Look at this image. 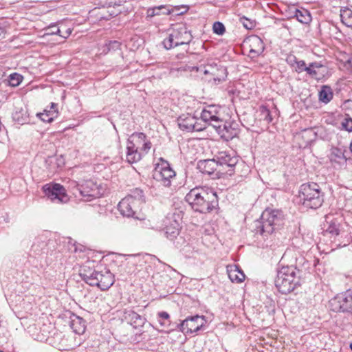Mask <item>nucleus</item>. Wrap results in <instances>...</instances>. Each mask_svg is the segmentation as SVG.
I'll list each match as a JSON object with an SVG mask.
<instances>
[{"instance_id": "nucleus-16", "label": "nucleus", "mask_w": 352, "mask_h": 352, "mask_svg": "<svg viewBox=\"0 0 352 352\" xmlns=\"http://www.w3.org/2000/svg\"><path fill=\"white\" fill-rule=\"evenodd\" d=\"M197 168L203 174L217 176L218 173H215V172L217 170L218 164L215 158L199 161Z\"/></svg>"}, {"instance_id": "nucleus-8", "label": "nucleus", "mask_w": 352, "mask_h": 352, "mask_svg": "<svg viewBox=\"0 0 352 352\" xmlns=\"http://www.w3.org/2000/svg\"><path fill=\"white\" fill-rule=\"evenodd\" d=\"M43 190L45 196L54 203H67L69 199L65 188L60 184H47L43 186Z\"/></svg>"}, {"instance_id": "nucleus-38", "label": "nucleus", "mask_w": 352, "mask_h": 352, "mask_svg": "<svg viewBox=\"0 0 352 352\" xmlns=\"http://www.w3.org/2000/svg\"><path fill=\"white\" fill-rule=\"evenodd\" d=\"M294 68L297 73H301L302 72H306L307 66L304 60H298Z\"/></svg>"}, {"instance_id": "nucleus-40", "label": "nucleus", "mask_w": 352, "mask_h": 352, "mask_svg": "<svg viewBox=\"0 0 352 352\" xmlns=\"http://www.w3.org/2000/svg\"><path fill=\"white\" fill-rule=\"evenodd\" d=\"M205 123H207L211 126H212L214 128L216 129V131H217V129H220L221 128L224 122L221 118L220 116H218V120H208L205 122Z\"/></svg>"}, {"instance_id": "nucleus-25", "label": "nucleus", "mask_w": 352, "mask_h": 352, "mask_svg": "<svg viewBox=\"0 0 352 352\" xmlns=\"http://www.w3.org/2000/svg\"><path fill=\"white\" fill-rule=\"evenodd\" d=\"M323 66L320 63L313 62L309 63V65L307 66L306 73L311 78L320 80L322 78L323 74H320L319 71L318 72L317 69L319 70Z\"/></svg>"}, {"instance_id": "nucleus-33", "label": "nucleus", "mask_w": 352, "mask_h": 352, "mask_svg": "<svg viewBox=\"0 0 352 352\" xmlns=\"http://www.w3.org/2000/svg\"><path fill=\"white\" fill-rule=\"evenodd\" d=\"M23 78L21 74L18 73H13L8 76V79L4 80V83L6 85H10L11 87H16L22 82Z\"/></svg>"}, {"instance_id": "nucleus-28", "label": "nucleus", "mask_w": 352, "mask_h": 352, "mask_svg": "<svg viewBox=\"0 0 352 352\" xmlns=\"http://www.w3.org/2000/svg\"><path fill=\"white\" fill-rule=\"evenodd\" d=\"M330 160L339 164H344L346 162V158L344 155L342 149L338 148H333L330 155Z\"/></svg>"}, {"instance_id": "nucleus-56", "label": "nucleus", "mask_w": 352, "mask_h": 352, "mask_svg": "<svg viewBox=\"0 0 352 352\" xmlns=\"http://www.w3.org/2000/svg\"><path fill=\"white\" fill-rule=\"evenodd\" d=\"M350 150H351V153H352V141H351V144H350Z\"/></svg>"}, {"instance_id": "nucleus-49", "label": "nucleus", "mask_w": 352, "mask_h": 352, "mask_svg": "<svg viewBox=\"0 0 352 352\" xmlns=\"http://www.w3.org/2000/svg\"><path fill=\"white\" fill-rule=\"evenodd\" d=\"M54 109H57V104L54 103V102H52L51 103V106H50V109H47V111H53Z\"/></svg>"}, {"instance_id": "nucleus-50", "label": "nucleus", "mask_w": 352, "mask_h": 352, "mask_svg": "<svg viewBox=\"0 0 352 352\" xmlns=\"http://www.w3.org/2000/svg\"><path fill=\"white\" fill-rule=\"evenodd\" d=\"M188 65H186L184 67H181L178 69V70L184 71V72H187V71L190 72V69H188Z\"/></svg>"}, {"instance_id": "nucleus-32", "label": "nucleus", "mask_w": 352, "mask_h": 352, "mask_svg": "<svg viewBox=\"0 0 352 352\" xmlns=\"http://www.w3.org/2000/svg\"><path fill=\"white\" fill-rule=\"evenodd\" d=\"M235 270L229 272V278L232 282L241 283L245 280V274L243 271L237 266H235Z\"/></svg>"}, {"instance_id": "nucleus-29", "label": "nucleus", "mask_w": 352, "mask_h": 352, "mask_svg": "<svg viewBox=\"0 0 352 352\" xmlns=\"http://www.w3.org/2000/svg\"><path fill=\"white\" fill-rule=\"evenodd\" d=\"M178 35L177 32H175V30L168 36L163 41V45L166 50H170L175 47L178 46Z\"/></svg>"}, {"instance_id": "nucleus-44", "label": "nucleus", "mask_w": 352, "mask_h": 352, "mask_svg": "<svg viewBox=\"0 0 352 352\" xmlns=\"http://www.w3.org/2000/svg\"><path fill=\"white\" fill-rule=\"evenodd\" d=\"M47 34H59L60 30L56 25H52L47 29Z\"/></svg>"}, {"instance_id": "nucleus-4", "label": "nucleus", "mask_w": 352, "mask_h": 352, "mask_svg": "<svg viewBox=\"0 0 352 352\" xmlns=\"http://www.w3.org/2000/svg\"><path fill=\"white\" fill-rule=\"evenodd\" d=\"M298 199L305 207L317 209L322 205L324 193L317 183H305L300 186Z\"/></svg>"}, {"instance_id": "nucleus-36", "label": "nucleus", "mask_w": 352, "mask_h": 352, "mask_svg": "<svg viewBox=\"0 0 352 352\" xmlns=\"http://www.w3.org/2000/svg\"><path fill=\"white\" fill-rule=\"evenodd\" d=\"M213 32L218 35H223L226 32L224 25L219 21L214 22L212 26Z\"/></svg>"}, {"instance_id": "nucleus-58", "label": "nucleus", "mask_w": 352, "mask_h": 352, "mask_svg": "<svg viewBox=\"0 0 352 352\" xmlns=\"http://www.w3.org/2000/svg\"><path fill=\"white\" fill-rule=\"evenodd\" d=\"M158 12H160V14H163V10H158Z\"/></svg>"}, {"instance_id": "nucleus-15", "label": "nucleus", "mask_w": 352, "mask_h": 352, "mask_svg": "<svg viewBox=\"0 0 352 352\" xmlns=\"http://www.w3.org/2000/svg\"><path fill=\"white\" fill-rule=\"evenodd\" d=\"M79 192L82 197L87 198L85 201H89V198H95L98 196L97 185L91 180L85 181L80 186Z\"/></svg>"}, {"instance_id": "nucleus-6", "label": "nucleus", "mask_w": 352, "mask_h": 352, "mask_svg": "<svg viewBox=\"0 0 352 352\" xmlns=\"http://www.w3.org/2000/svg\"><path fill=\"white\" fill-rule=\"evenodd\" d=\"M331 311L352 314V289L336 295L329 302Z\"/></svg>"}, {"instance_id": "nucleus-20", "label": "nucleus", "mask_w": 352, "mask_h": 352, "mask_svg": "<svg viewBox=\"0 0 352 352\" xmlns=\"http://www.w3.org/2000/svg\"><path fill=\"white\" fill-rule=\"evenodd\" d=\"M221 107L217 105H208L201 113V118L205 122L208 120H217L220 116Z\"/></svg>"}, {"instance_id": "nucleus-43", "label": "nucleus", "mask_w": 352, "mask_h": 352, "mask_svg": "<svg viewBox=\"0 0 352 352\" xmlns=\"http://www.w3.org/2000/svg\"><path fill=\"white\" fill-rule=\"evenodd\" d=\"M297 60V58L294 54H290L287 56L286 62L292 67L296 65Z\"/></svg>"}, {"instance_id": "nucleus-59", "label": "nucleus", "mask_w": 352, "mask_h": 352, "mask_svg": "<svg viewBox=\"0 0 352 352\" xmlns=\"http://www.w3.org/2000/svg\"><path fill=\"white\" fill-rule=\"evenodd\" d=\"M349 347H350V349L352 351V342L350 344Z\"/></svg>"}, {"instance_id": "nucleus-55", "label": "nucleus", "mask_w": 352, "mask_h": 352, "mask_svg": "<svg viewBox=\"0 0 352 352\" xmlns=\"http://www.w3.org/2000/svg\"><path fill=\"white\" fill-rule=\"evenodd\" d=\"M119 4L125 2V0H118Z\"/></svg>"}, {"instance_id": "nucleus-53", "label": "nucleus", "mask_w": 352, "mask_h": 352, "mask_svg": "<svg viewBox=\"0 0 352 352\" xmlns=\"http://www.w3.org/2000/svg\"><path fill=\"white\" fill-rule=\"evenodd\" d=\"M163 319H160L158 318V322L160 324L161 326H165L166 325V323L164 322H163L162 320Z\"/></svg>"}, {"instance_id": "nucleus-46", "label": "nucleus", "mask_w": 352, "mask_h": 352, "mask_svg": "<svg viewBox=\"0 0 352 352\" xmlns=\"http://www.w3.org/2000/svg\"><path fill=\"white\" fill-rule=\"evenodd\" d=\"M158 318L163 320H168L170 318L169 314L166 311H160L157 314Z\"/></svg>"}, {"instance_id": "nucleus-17", "label": "nucleus", "mask_w": 352, "mask_h": 352, "mask_svg": "<svg viewBox=\"0 0 352 352\" xmlns=\"http://www.w3.org/2000/svg\"><path fill=\"white\" fill-rule=\"evenodd\" d=\"M124 318L135 329L142 327L146 321L144 317L132 310L124 311Z\"/></svg>"}, {"instance_id": "nucleus-27", "label": "nucleus", "mask_w": 352, "mask_h": 352, "mask_svg": "<svg viewBox=\"0 0 352 352\" xmlns=\"http://www.w3.org/2000/svg\"><path fill=\"white\" fill-rule=\"evenodd\" d=\"M294 17L302 24H308L311 21V16L309 12L306 9H296Z\"/></svg>"}, {"instance_id": "nucleus-47", "label": "nucleus", "mask_w": 352, "mask_h": 352, "mask_svg": "<svg viewBox=\"0 0 352 352\" xmlns=\"http://www.w3.org/2000/svg\"><path fill=\"white\" fill-rule=\"evenodd\" d=\"M120 45V42L117 41H110L109 43V49H117V48H119Z\"/></svg>"}, {"instance_id": "nucleus-31", "label": "nucleus", "mask_w": 352, "mask_h": 352, "mask_svg": "<svg viewBox=\"0 0 352 352\" xmlns=\"http://www.w3.org/2000/svg\"><path fill=\"white\" fill-rule=\"evenodd\" d=\"M126 197H131V201L135 203L137 205L145 202L144 192L140 188L133 189L131 190V194L127 195Z\"/></svg>"}, {"instance_id": "nucleus-7", "label": "nucleus", "mask_w": 352, "mask_h": 352, "mask_svg": "<svg viewBox=\"0 0 352 352\" xmlns=\"http://www.w3.org/2000/svg\"><path fill=\"white\" fill-rule=\"evenodd\" d=\"M144 138V133H133L128 138L126 159L129 164L136 163L142 159V153L139 149Z\"/></svg>"}, {"instance_id": "nucleus-30", "label": "nucleus", "mask_w": 352, "mask_h": 352, "mask_svg": "<svg viewBox=\"0 0 352 352\" xmlns=\"http://www.w3.org/2000/svg\"><path fill=\"white\" fill-rule=\"evenodd\" d=\"M58 111L56 109H54L53 111H47V109L44 110L43 113H37V116L45 122L50 123L58 117Z\"/></svg>"}, {"instance_id": "nucleus-45", "label": "nucleus", "mask_w": 352, "mask_h": 352, "mask_svg": "<svg viewBox=\"0 0 352 352\" xmlns=\"http://www.w3.org/2000/svg\"><path fill=\"white\" fill-rule=\"evenodd\" d=\"M205 127L206 126H203L201 124L198 123V119L196 118L192 131H201L204 130Z\"/></svg>"}, {"instance_id": "nucleus-11", "label": "nucleus", "mask_w": 352, "mask_h": 352, "mask_svg": "<svg viewBox=\"0 0 352 352\" xmlns=\"http://www.w3.org/2000/svg\"><path fill=\"white\" fill-rule=\"evenodd\" d=\"M239 131V125L236 122L228 120L224 122L220 129H217V133L223 140L228 142L236 137Z\"/></svg>"}, {"instance_id": "nucleus-22", "label": "nucleus", "mask_w": 352, "mask_h": 352, "mask_svg": "<svg viewBox=\"0 0 352 352\" xmlns=\"http://www.w3.org/2000/svg\"><path fill=\"white\" fill-rule=\"evenodd\" d=\"M196 117L189 114L182 115L178 118V126L182 130L192 131Z\"/></svg>"}, {"instance_id": "nucleus-19", "label": "nucleus", "mask_w": 352, "mask_h": 352, "mask_svg": "<svg viewBox=\"0 0 352 352\" xmlns=\"http://www.w3.org/2000/svg\"><path fill=\"white\" fill-rule=\"evenodd\" d=\"M98 271L85 265L82 267L80 276L86 283L91 286H95L97 283L96 280L98 278Z\"/></svg>"}, {"instance_id": "nucleus-5", "label": "nucleus", "mask_w": 352, "mask_h": 352, "mask_svg": "<svg viewBox=\"0 0 352 352\" xmlns=\"http://www.w3.org/2000/svg\"><path fill=\"white\" fill-rule=\"evenodd\" d=\"M160 162L157 163L153 172V178L162 186L170 187L172 181L176 177V173L170 166L168 162L160 158Z\"/></svg>"}, {"instance_id": "nucleus-34", "label": "nucleus", "mask_w": 352, "mask_h": 352, "mask_svg": "<svg viewBox=\"0 0 352 352\" xmlns=\"http://www.w3.org/2000/svg\"><path fill=\"white\" fill-rule=\"evenodd\" d=\"M327 223L328 226L325 231L333 236H338L340 234V223L338 219H333L329 222L327 221Z\"/></svg>"}, {"instance_id": "nucleus-39", "label": "nucleus", "mask_w": 352, "mask_h": 352, "mask_svg": "<svg viewBox=\"0 0 352 352\" xmlns=\"http://www.w3.org/2000/svg\"><path fill=\"white\" fill-rule=\"evenodd\" d=\"M243 27L247 30H252L255 27V22L243 16L240 19Z\"/></svg>"}, {"instance_id": "nucleus-42", "label": "nucleus", "mask_w": 352, "mask_h": 352, "mask_svg": "<svg viewBox=\"0 0 352 352\" xmlns=\"http://www.w3.org/2000/svg\"><path fill=\"white\" fill-rule=\"evenodd\" d=\"M262 114L263 115V119L268 122H271L272 121V117L271 116L270 110L266 107L262 108Z\"/></svg>"}, {"instance_id": "nucleus-18", "label": "nucleus", "mask_w": 352, "mask_h": 352, "mask_svg": "<svg viewBox=\"0 0 352 352\" xmlns=\"http://www.w3.org/2000/svg\"><path fill=\"white\" fill-rule=\"evenodd\" d=\"M131 197H124L118 204V210L120 213L125 217H131L135 214L134 209L137 204L131 201Z\"/></svg>"}, {"instance_id": "nucleus-2", "label": "nucleus", "mask_w": 352, "mask_h": 352, "mask_svg": "<svg viewBox=\"0 0 352 352\" xmlns=\"http://www.w3.org/2000/svg\"><path fill=\"white\" fill-rule=\"evenodd\" d=\"M302 271L296 266H284L277 272L275 285L279 292L287 294L300 285Z\"/></svg>"}, {"instance_id": "nucleus-21", "label": "nucleus", "mask_w": 352, "mask_h": 352, "mask_svg": "<svg viewBox=\"0 0 352 352\" xmlns=\"http://www.w3.org/2000/svg\"><path fill=\"white\" fill-rule=\"evenodd\" d=\"M207 67H209L210 69V74L214 76V81L216 82H221L226 80L227 77V69L226 67L217 65V63L212 62V63H208Z\"/></svg>"}, {"instance_id": "nucleus-13", "label": "nucleus", "mask_w": 352, "mask_h": 352, "mask_svg": "<svg viewBox=\"0 0 352 352\" xmlns=\"http://www.w3.org/2000/svg\"><path fill=\"white\" fill-rule=\"evenodd\" d=\"M249 43L250 51L249 56L252 58H256L260 56L265 50V45L263 40L256 35H252L248 38L246 41Z\"/></svg>"}, {"instance_id": "nucleus-10", "label": "nucleus", "mask_w": 352, "mask_h": 352, "mask_svg": "<svg viewBox=\"0 0 352 352\" xmlns=\"http://www.w3.org/2000/svg\"><path fill=\"white\" fill-rule=\"evenodd\" d=\"M205 321L204 316L195 315L186 318L177 325V328L184 334L196 333L201 329Z\"/></svg>"}, {"instance_id": "nucleus-1", "label": "nucleus", "mask_w": 352, "mask_h": 352, "mask_svg": "<svg viewBox=\"0 0 352 352\" xmlns=\"http://www.w3.org/2000/svg\"><path fill=\"white\" fill-rule=\"evenodd\" d=\"M185 200L194 211L204 214L211 212L219 206L217 192L205 187L191 189L186 195Z\"/></svg>"}, {"instance_id": "nucleus-24", "label": "nucleus", "mask_w": 352, "mask_h": 352, "mask_svg": "<svg viewBox=\"0 0 352 352\" xmlns=\"http://www.w3.org/2000/svg\"><path fill=\"white\" fill-rule=\"evenodd\" d=\"M175 32L178 33V46L182 45H188L191 41L192 36L187 28L182 27L177 30H175Z\"/></svg>"}, {"instance_id": "nucleus-52", "label": "nucleus", "mask_w": 352, "mask_h": 352, "mask_svg": "<svg viewBox=\"0 0 352 352\" xmlns=\"http://www.w3.org/2000/svg\"><path fill=\"white\" fill-rule=\"evenodd\" d=\"M5 29L4 28L0 26V37L4 34Z\"/></svg>"}, {"instance_id": "nucleus-3", "label": "nucleus", "mask_w": 352, "mask_h": 352, "mask_svg": "<svg viewBox=\"0 0 352 352\" xmlns=\"http://www.w3.org/2000/svg\"><path fill=\"white\" fill-rule=\"evenodd\" d=\"M284 216L283 212L278 210H265L260 219L254 223V230L256 234L267 235L272 234L283 224Z\"/></svg>"}, {"instance_id": "nucleus-35", "label": "nucleus", "mask_w": 352, "mask_h": 352, "mask_svg": "<svg viewBox=\"0 0 352 352\" xmlns=\"http://www.w3.org/2000/svg\"><path fill=\"white\" fill-rule=\"evenodd\" d=\"M163 10V14H170V10L166 7V6H160L157 7H154L148 9L147 10V16L149 17H153L156 15H160V12L158 10Z\"/></svg>"}, {"instance_id": "nucleus-48", "label": "nucleus", "mask_w": 352, "mask_h": 352, "mask_svg": "<svg viewBox=\"0 0 352 352\" xmlns=\"http://www.w3.org/2000/svg\"><path fill=\"white\" fill-rule=\"evenodd\" d=\"M188 69H190V72H198L199 67L197 66H188Z\"/></svg>"}, {"instance_id": "nucleus-9", "label": "nucleus", "mask_w": 352, "mask_h": 352, "mask_svg": "<svg viewBox=\"0 0 352 352\" xmlns=\"http://www.w3.org/2000/svg\"><path fill=\"white\" fill-rule=\"evenodd\" d=\"M218 167H222L223 169H219V172L228 168L226 173L230 176L232 175L234 173V169L239 162L237 156L231 155L228 152L221 151L219 152L214 157Z\"/></svg>"}, {"instance_id": "nucleus-26", "label": "nucleus", "mask_w": 352, "mask_h": 352, "mask_svg": "<svg viewBox=\"0 0 352 352\" xmlns=\"http://www.w3.org/2000/svg\"><path fill=\"white\" fill-rule=\"evenodd\" d=\"M333 93L329 85H322L318 93L319 100L324 104L329 103L333 98Z\"/></svg>"}, {"instance_id": "nucleus-23", "label": "nucleus", "mask_w": 352, "mask_h": 352, "mask_svg": "<svg viewBox=\"0 0 352 352\" xmlns=\"http://www.w3.org/2000/svg\"><path fill=\"white\" fill-rule=\"evenodd\" d=\"M86 322L82 318L74 314L71 318L70 327L76 334H82L85 332Z\"/></svg>"}, {"instance_id": "nucleus-12", "label": "nucleus", "mask_w": 352, "mask_h": 352, "mask_svg": "<svg viewBox=\"0 0 352 352\" xmlns=\"http://www.w3.org/2000/svg\"><path fill=\"white\" fill-rule=\"evenodd\" d=\"M98 277L95 286L99 287L101 290L105 291L110 288L114 283V276L108 269H103L98 271Z\"/></svg>"}, {"instance_id": "nucleus-54", "label": "nucleus", "mask_w": 352, "mask_h": 352, "mask_svg": "<svg viewBox=\"0 0 352 352\" xmlns=\"http://www.w3.org/2000/svg\"><path fill=\"white\" fill-rule=\"evenodd\" d=\"M16 114H15L14 118L15 120H16L19 123L23 124V120H20L19 118H16Z\"/></svg>"}, {"instance_id": "nucleus-41", "label": "nucleus", "mask_w": 352, "mask_h": 352, "mask_svg": "<svg viewBox=\"0 0 352 352\" xmlns=\"http://www.w3.org/2000/svg\"><path fill=\"white\" fill-rule=\"evenodd\" d=\"M342 127L349 132H352V118H345L342 122Z\"/></svg>"}, {"instance_id": "nucleus-14", "label": "nucleus", "mask_w": 352, "mask_h": 352, "mask_svg": "<svg viewBox=\"0 0 352 352\" xmlns=\"http://www.w3.org/2000/svg\"><path fill=\"white\" fill-rule=\"evenodd\" d=\"M174 217L173 216L167 219L168 222H166V226L162 231L164 236L170 241L177 239L180 231L179 223Z\"/></svg>"}, {"instance_id": "nucleus-37", "label": "nucleus", "mask_w": 352, "mask_h": 352, "mask_svg": "<svg viewBox=\"0 0 352 352\" xmlns=\"http://www.w3.org/2000/svg\"><path fill=\"white\" fill-rule=\"evenodd\" d=\"M146 136L144 134V140L140 143V151L143 154H146L151 148V143L150 141H147Z\"/></svg>"}, {"instance_id": "nucleus-51", "label": "nucleus", "mask_w": 352, "mask_h": 352, "mask_svg": "<svg viewBox=\"0 0 352 352\" xmlns=\"http://www.w3.org/2000/svg\"><path fill=\"white\" fill-rule=\"evenodd\" d=\"M210 73H212V72H210V69H209V67H207L204 69V74L205 75H207V74H210Z\"/></svg>"}, {"instance_id": "nucleus-57", "label": "nucleus", "mask_w": 352, "mask_h": 352, "mask_svg": "<svg viewBox=\"0 0 352 352\" xmlns=\"http://www.w3.org/2000/svg\"><path fill=\"white\" fill-rule=\"evenodd\" d=\"M36 245L35 243H34V244H33V245H32V248H34V249H35V250H36Z\"/></svg>"}]
</instances>
